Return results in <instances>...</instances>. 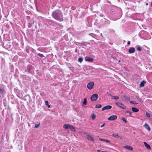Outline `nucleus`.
<instances>
[{
    "mask_svg": "<svg viewBox=\"0 0 152 152\" xmlns=\"http://www.w3.org/2000/svg\"><path fill=\"white\" fill-rule=\"evenodd\" d=\"M83 59L81 58H80L78 59V61L80 62H81L83 61Z\"/></svg>",
    "mask_w": 152,
    "mask_h": 152,
    "instance_id": "5701e85b",
    "label": "nucleus"
},
{
    "mask_svg": "<svg viewBox=\"0 0 152 152\" xmlns=\"http://www.w3.org/2000/svg\"><path fill=\"white\" fill-rule=\"evenodd\" d=\"M92 118L93 119H94L96 117V115L94 114H93L91 115Z\"/></svg>",
    "mask_w": 152,
    "mask_h": 152,
    "instance_id": "412c9836",
    "label": "nucleus"
},
{
    "mask_svg": "<svg viewBox=\"0 0 152 152\" xmlns=\"http://www.w3.org/2000/svg\"><path fill=\"white\" fill-rule=\"evenodd\" d=\"M38 55L41 57H43L44 56L43 54L40 53H38Z\"/></svg>",
    "mask_w": 152,
    "mask_h": 152,
    "instance_id": "393cba45",
    "label": "nucleus"
},
{
    "mask_svg": "<svg viewBox=\"0 0 152 152\" xmlns=\"http://www.w3.org/2000/svg\"><path fill=\"white\" fill-rule=\"evenodd\" d=\"M71 9H75V8H74V7H71Z\"/></svg>",
    "mask_w": 152,
    "mask_h": 152,
    "instance_id": "4c0bfd02",
    "label": "nucleus"
},
{
    "mask_svg": "<svg viewBox=\"0 0 152 152\" xmlns=\"http://www.w3.org/2000/svg\"><path fill=\"white\" fill-rule=\"evenodd\" d=\"M119 137L121 139H122V137H119H119Z\"/></svg>",
    "mask_w": 152,
    "mask_h": 152,
    "instance_id": "58836bf2",
    "label": "nucleus"
},
{
    "mask_svg": "<svg viewBox=\"0 0 152 152\" xmlns=\"http://www.w3.org/2000/svg\"><path fill=\"white\" fill-rule=\"evenodd\" d=\"M112 136H114L115 137H119V136L118 135V134H112Z\"/></svg>",
    "mask_w": 152,
    "mask_h": 152,
    "instance_id": "b1692460",
    "label": "nucleus"
},
{
    "mask_svg": "<svg viewBox=\"0 0 152 152\" xmlns=\"http://www.w3.org/2000/svg\"><path fill=\"white\" fill-rule=\"evenodd\" d=\"M69 128L72 131H75L74 127L72 125H69Z\"/></svg>",
    "mask_w": 152,
    "mask_h": 152,
    "instance_id": "dca6fc26",
    "label": "nucleus"
},
{
    "mask_svg": "<svg viewBox=\"0 0 152 152\" xmlns=\"http://www.w3.org/2000/svg\"><path fill=\"white\" fill-rule=\"evenodd\" d=\"M135 49L134 48L132 47L130 48L129 50V52L130 53H133L134 52Z\"/></svg>",
    "mask_w": 152,
    "mask_h": 152,
    "instance_id": "6e6552de",
    "label": "nucleus"
},
{
    "mask_svg": "<svg viewBox=\"0 0 152 152\" xmlns=\"http://www.w3.org/2000/svg\"><path fill=\"white\" fill-rule=\"evenodd\" d=\"M151 6L152 7V2L151 3Z\"/></svg>",
    "mask_w": 152,
    "mask_h": 152,
    "instance_id": "79ce46f5",
    "label": "nucleus"
},
{
    "mask_svg": "<svg viewBox=\"0 0 152 152\" xmlns=\"http://www.w3.org/2000/svg\"><path fill=\"white\" fill-rule=\"evenodd\" d=\"M144 144L145 146V147L147 148V149H151V147L146 142H144Z\"/></svg>",
    "mask_w": 152,
    "mask_h": 152,
    "instance_id": "9d476101",
    "label": "nucleus"
},
{
    "mask_svg": "<svg viewBox=\"0 0 152 152\" xmlns=\"http://www.w3.org/2000/svg\"><path fill=\"white\" fill-rule=\"evenodd\" d=\"M97 151L99 152H100V151L99 150H97Z\"/></svg>",
    "mask_w": 152,
    "mask_h": 152,
    "instance_id": "ea45409f",
    "label": "nucleus"
},
{
    "mask_svg": "<svg viewBox=\"0 0 152 152\" xmlns=\"http://www.w3.org/2000/svg\"><path fill=\"white\" fill-rule=\"evenodd\" d=\"M113 97L114 98V99H118L119 98V97L118 96H113Z\"/></svg>",
    "mask_w": 152,
    "mask_h": 152,
    "instance_id": "a878e982",
    "label": "nucleus"
},
{
    "mask_svg": "<svg viewBox=\"0 0 152 152\" xmlns=\"http://www.w3.org/2000/svg\"><path fill=\"white\" fill-rule=\"evenodd\" d=\"M119 62H120V61H119Z\"/></svg>",
    "mask_w": 152,
    "mask_h": 152,
    "instance_id": "37998d69",
    "label": "nucleus"
},
{
    "mask_svg": "<svg viewBox=\"0 0 152 152\" xmlns=\"http://www.w3.org/2000/svg\"><path fill=\"white\" fill-rule=\"evenodd\" d=\"M108 96H112L113 97V96L111 94H108Z\"/></svg>",
    "mask_w": 152,
    "mask_h": 152,
    "instance_id": "2f4dec72",
    "label": "nucleus"
},
{
    "mask_svg": "<svg viewBox=\"0 0 152 152\" xmlns=\"http://www.w3.org/2000/svg\"><path fill=\"white\" fill-rule=\"evenodd\" d=\"M83 104L84 105H86L87 104V99L86 98H84V101L83 102Z\"/></svg>",
    "mask_w": 152,
    "mask_h": 152,
    "instance_id": "a211bd4d",
    "label": "nucleus"
},
{
    "mask_svg": "<svg viewBox=\"0 0 152 152\" xmlns=\"http://www.w3.org/2000/svg\"><path fill=\"white\" fill-rule=\"evenodd\" d=\"M99 140L101 141H105V139H102V138H100Z\"/></svg>",
    "mask_w": 152,
    "mask_h": 152,
    "instance_id": "7c9ffc66",
    "label": "nucleus"
},
{
    "mask_svg": "<svg viewBox=\"0 0 152 152\" xmlns=\"http://www.w3.org/2000/svg\"><path fill=\"white\" fill-rule=\"evenodd\" d=\"M69 124H65L63 126V127L65 129H67L69 128Z\"/></svg>",
    "mask_w": 152,
    "mask_h": 152,
    "instance_id": "f3484780",
    "label": "nucleus"
},
{
    "mask_svg": "<svg viewBox=\"0 0 152 152\" xmlns=\"http://www.w3.org/2000/svg\"><path fill=\"white\" fill-rule=\"evenodd\" d=\"M87 138L90 140L92 141L93 142L94 141V140L93 138L90 136L87 135Z\"/></svg>",
    "mask_w": 152,
    "mask_h": 152,
    "instance_id": "f8f14e48",
    "label": "nucleus"
},
{
    "mask_svg": "<svg viewBox=\"0 0 152 152\" xmlns=\"http://www.w3.org/2000/svg\"><path fill=\"white\" fill-rule=\"evenodd\" d=\"M136 98H137V99H139V100H140V98H139V97L138 96H136Z\"/></svg>",
    "mask_w": 152,
    "mask_h": 152,
    "instance_id": "72a5a7b5",
    "label": "nucleus"
},
{
    "mask_svg": "<svg viewBox=\"0 0 152 152\" xmlns=\"http://www.w3.org/2000/svg\"><path fill=\"white\" fill-rule=\"evenodd\" d=\"M112 107L110 105H108L104 107L102 109V111H104L105 110L110 109Z\"/></svg>",
    "mask_w": 152,
    "mask_h": 152,
    "instance_id": "423d86ee",
    "label": "nucleus"
},
{
    "mask_svg": "<svg viewBox=\"0 0 152 152\" xmlns=\"http://www.w3.org/2000/svg\"><path fill=\"white\" fill-rule=\"evenodd\" d=\"M122 120L124 122H125V123H127V121H126V120L125 118H122Z\"/></svg>",
    "mask_w": 152,
    "mask_h": 152,
    "instance_id": "c85d7f7f",
    "label": "nucleus"
},
{
    "mask_svg": "<svg viewBox=\"0 0 152 152\" xmlns=\"http://www.w3.org/2000/svg\"><path fill=\"white\" fill-rule=\"evenodd\" d=\"M45 104L46 105V106H47L49 108L50 107V105L49 104L48 102V101H45Z\"/></svg>",
    "mask_w": 152,
    "mask_h": 152,
    "instance_id": "6ab92c4d",
    "label": "nucleus"
},
{
    "mask_svg": "<svg viewBox=\"0 0 152 152\" xmlns=\"http://www.w3.org/2000/svg\"><path fill=\"white\" fill-rule=\"evenodd\" d=\"M39 125V124H36L35 127V128H37L38 127V126Z\"/></svg>",
    "mask_w": 152,
    "mask_h": 152,
    "instance_id": "c756f323",
    "label": "nucleus"
},
{
    "mask_svg": "<svg viewBox=\"0 0 152 152\" xmlns=\"http://www.w3.org/2000/svg\"><path fill=\"white\" fill-rule=\"evenodd\" d=\"M144 126L145 128L148 129V131H150L151 129L149 126V125L145 123L144 125Z\"/></svg>",
    "mask_w": 152,
    "mask_h": 152,
    "instance_id": "9b49d317",
    "label": "nucleus"
},
{
    "mask_svg": "<svg viewBox=\"0 0 152 152\" xmlns=\"http://www.w3.org/2000/svg\"><path fill=\"white\" fill-rule=\"evenodd\" d=\"M146 83V82L145 81H143L140 83V86L141 87H142L144 86V85Z\"/></svg>",
    "mask_w": 152,
    "mask_h": 152,
    "instance_id": "4468645a",
    "label": "nucleus"
},
{
    "mask_svg": "<svg viewBox=\"0 0 152 152\" xmlns=\"http://www.w3.org/2000/svg\"><path fill=\"white\" fill-rule=\"evenodd\" d=\"M146 5H148V3H146Z\"/></svg>",
    "mask_w": 152,
    "mask_h": 152,
    "instance_id": "a19ab883",
    "label": "nucleus"
},
{
    "mask_svg": "<svg viewBox=\"0 0 152 152\" xmlns=\"http://www.w3.org/2000/svg\"><path fill=\"white\" fill-rule=\"evenodd\" d=\"M52 16L56 19L60 21H62L63 20L62 13L61 11L59 10L53 12L52 14Z\"/></svg>",
    "mask_w": 152,
    "mask_h": 152,
    "instance_id": "f257e3e1",
    "label": "nucleus"
},
{
    "mask_svg": "<svg viewBox=\"0 0 152 152\" xmlns=\"http://www.w3.org/2000/svg\"><path fill=\"white\" fill-rule=\"evenodd\" d=\"M102 107V106L100 104H99L98 105H97L96 106V108H100Z\"/></svg>",
    "mask_w": 152,
    "mask_h": 152,
    "instance_id": "aec40b11",
    "label": "nucleus"
},
{
    "mask_svg": "<svg viewBox=\"0 0 152 152\" xmlns=\"http://www.w3.org/2000/svg\"><path fill=\"white\" fill-rule=\"evenodd\" d=\"M105 125V124H103L101 126V127H103V126H104Z\"/></svg>",
    "mask_w": 152,
    "mask_h": 152,
    "instance_id": "f704fd0d",
    "label": "nucleus"
},
{
    "mask_svg": "<svg viewBox=\"0 0 152 152\" xmlns=\"http://www.w3.org/2000/svg\"><path fill=\"white\" fill-rule=\"evenodd\" d=\"M105 141L106 142H110V141H109L107 140H105Z\"/></svg>",
    "mask_w": 152,
    "mask_h": 152,
    "instance_id": "c9c22d12",
    "label": "nucleus"
},
{
    "mask_svg": "<svg viewBox=\"0 0 152 152\" xmlns=\"http://www.w3.org/2000/svg\"><path fill=\"white\" fill-rule=\"evenodd\" d=\"M116 104L119 107L123 108V109H125L126 108V107L122 103L118 102L116 103Z\"/></svg>",
    "mask_w": 152,
    "mask_h": 152,
    "instance_id": "20e7f679",
    "label": "nucleus"
},
{
    "mask_svg": "<svg viewBox=\"0 0 152 152\" xmlns=\"http://www.w3.org/2000/svg\"><path fill=\"white\" fill-rule=\"evenodd\" d=\"M124 148L130 151H132L133 150V148L130 146L126 145L124 147Z\"/></svg>",
    "mask_w": 152,
    "mask_h": 152,
    "instance_id": "1a4fd4ad",
    "label": "nucleus"
},
{
    "mask_svg": "<svg viewBox=\"0 0 152 152\" xmlns=\"http://www.w3.org/2000/svg\"><path fill=\"white\" fill-rule=\"evenodd\" d=\"M85 60L86 61H88L89 62H91L93 61L92 58L89 57L86 58H85Z\"/></svg>",
    "mask_w": 152,
    "mask_h": 152,
    "instance_id": "ddd939ff",
    "label": "nucleus"
},
{
    "mask_svg": "<svg viewBox=\"0 0 152 152\" xmlns=\"http://www.w3.org/2000/svg\"><path fill=\"white\" fill-rule=\"evenodd\" d=\"M137 50L139 51H140L141 50V47L140 46L138 47L137 48Z\"/></svg>",
    "mask_w": 152,
    "mask_h": 152,
    "instance_id": "4be33fe9",
    "label": "nucleus"
},
{
    "mask_svg": "<svg viewBox=\"0 0 152 152\" xmlns=\"http://www.w3.org/2000/svg\"><path fill=\"white\" fill-rule=\"evenodd\" d=\"M98 97V95L96 94H94L91 96V99L92 101H96Z\"/></svg>",
    "mask_w": 152,
    "mask_h": 152,
    "instance_id": "f03ea898",
    "label": "nucleus"
},
{
    "mask_svg": "<svg viewBox=\"0 0 152 152\" xmlns=\"http://www.w3.org/2000/svg\"><path fill=\"white\" fill-rule=\"evenodd\" d=\"M94 85V83L93 82H91L87 84V87L88 89L91 90L93 88Z\"/></svg>",
    "mask_w": 152,
    "mask_h": 152,
    "instance_id": "7ed1b4c3",
    "label": "nucleus"
},
{
    "mask_svg": "<svg viewBox=\"0 0 152 152\" xmlns=\"http://www.w3.org/2000/svg\"><path fill=\"white\" fill-rule=\"evenodd\" d=\"M146 115L148 117H149L150 116V114L147 112L146 113Z\"/></svg>",
    "mask_w": 152,
    "mask_h": 152,
    "instance_id": "cd10ccee",
    "label": "nucleus"
},
{
    "mask_svg": "<svg viewBox=\"0 0 152 152\" xmlns=\"http://www.w3.org/2000/svg\"><path fill=\"white\" fill-rule=\"evenodd\" d=\"M130 103H132V104H134V102L133 101H130Z\"/></svg>",
    "mask_w": 152,
    "mask_h": 152,
    "instance_id": "e433bc0d",
    "label": "nucleus"
},
{
    "mask_svg": "<svg viewBox=\"0 0 152 152\" xmlns=\"http://www.w3.org/2000/svg\"><path fill=\"white\" fill-rule=\"evenodd\" d=\"M122 99L124 101H129L130 99L129 97H128L126 95H124L122 97Z\"/></svg>",
    "mask_w": 152,
    "mask_h": 152,
    "instance_id": "0eeeda50",
    "label": "nucleus"
},
{
    "mask_svg": "<svg viewBox=\"0 0 152 152\" xmlns=\"http://www.w3.org/2000/svg\"><path fill=\"white\" fill-rule=\"evenodd\" d=\"M130 43V41H128L127 42V44L129 45Z\"/></svg>",
    "mask_w": 152,
    "mask_h": 152,
    "instance_id": "473e14b6",
    "label": "nucleus"
},
{
    "mask_svg": "<svg viewBox=\"0 0 152 152\" xmlns=\"http://www.w3.org/2000/svg\"><path fill=\"white\" fill-rule=\"evenodd\" d=\"M117 118V116L115 115H112L108 118L107 119L109 120L113 121L115 120Z\"/></svg>",
    "mask_w": 152,
    "mask_h": 152,
    "instance_id": "39448f33",
    "label": "nucleus"
},
{
    "mask_svg": "<svg viewBox=\"0 0 152 152\" xmlns=\"http://www.w3.org/2000/svg\"><path fill=\"white\" fill-rule=\"evenodd\" d=\"M126 113H128L131 116L132 115L131 114L132 113L130 111H126Z\"/></svg>",
    "mask_w": 152,
    "mask_h": 152,
    "instance_id": "bb28decb",
    "label": "nucleus"
},
{
    "mask_svg": "<svg viewBox=\"0 0 152 152\" xmlns=\"http://www.w3.org/2000/svg\"><path fill=\"white\" fill-rule=\"evenodd\" d=\"M132 110L134 112H137L139 111L138 109L135 107H132Z\"/></svg>",
    "mask_w": 152,
    "mask_h": 152,
    "instance_id": "2eb2a0df",
    "label": "nucleus"
}]
</instances>
